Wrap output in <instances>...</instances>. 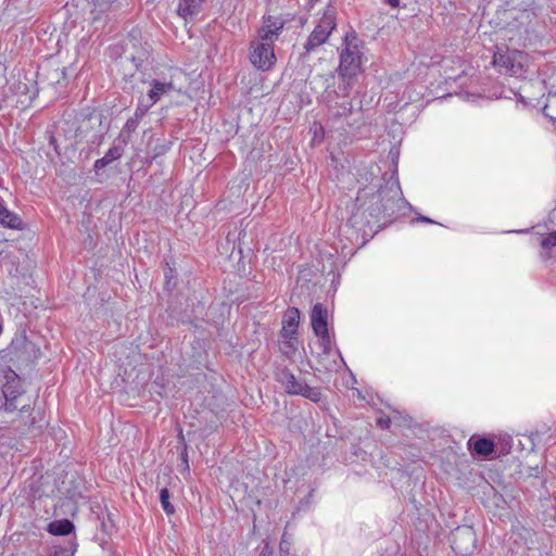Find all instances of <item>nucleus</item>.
I'll return each instance as SVG.
<instances>
[{"instance_id":"17","label":"nucleus","mask_w":556,"mask_h":556,"mask_svg":"<svg viewBox=\"0 0 556 556\" xmlns=\"http://www.w3.org/2000/svg\"><path fill=\"white\" fill-rule=\"evenodd\" d=\"M160 502L166 515L170 516L175 513V507L169 502V491L166 488H163L160 491Z\"/></svg>"},{"instance_id":"8","label":"nucleus","mask_w":556,"mask_h":556,"mask_svg":"<svg viewBox=\"0 0 556 556\" xmlns=\"http://www.w3.org/2000/svg\"><path fill=\"white\" fill-rule=\"evenodd\" d=\"M2 393L5 399V410H15L17 408L15 401L23 393V387L21 378L14 371H11L5 376V383L2 388Z\"/></svg>"},{"instance_id":"22","label":"nucleus","mask_w":556,"mask_h":556,"mask_svg":"<svg viewBox=\"0 0 556 556\" xmlns=\"http://www.w3.org/2000/svg\"><path fill=\"white\" fill-rule=\"evenodd\" d=\"M391 420L389 417H380L377 419V425L381 429H388L390 427Z\"/></svg>"},{"instance_id":"9","label":"nucleus","mask_w":556,"mask_h":556,"mask_svg":"<svg viewBox=\"0 0 556 556\" xmlns=\"http://www.w3.org/2000/svg\"><path fill=\"white\" fill-rule=\"evenodd\" d=\"M327 317L328 313L323 304L317 303L313 306L311 323L315 334H324L328 331Z\"/></svg>"},{"instance_id":"30","label":"nucleus","mask_w":556,"mask_h":556,"mask_svg":"<svg viewBox=\"0 0 556 556\" xmlns=\"http://www.w3.org/2000/svg\"><path fill=\"white\" fill-rule=\"evenodd\" d=\"M463 78H464L463 75H458L456 77H453V76L448 75V76H446L445 79H446V83H448L450 80L457 81V80L463 79Z\"/></svg>"},{"instance_id":"13","label":"nucleus","mask_w":556,"mask_h":556,"mask_svg":"<svg viewBox=\"0 0 556 556\" xmlns=\"http://www.w3.org/2000/svg\"><path fill=\"white\" fill-rule=\"evenodd\" d=\"M319 338V344L323 349L324 354L328 356H334L340 358V364L344 365V361L340 354V351L333 346L332 339L329 334V331L324 334H316Z\"/></svg>"},{"instance_id":"29","label":"nucleus","mask_w":556,"mask_h":556,"mask_svg":"<svg viewBox=\"0 0 556 556\" xmlns=\"http://www.w3.org/2000/svg\"><path fill=\"white\" fill-rule=\"evenodd\" d=\"M386 2L392 8H397L400 5V0H386Z\"/></svg>"},{"instance_id":"14","label":"nucleus","mask_w":556,"mask_h":556,"mask_svg":"<svg viewBox=\"0 0 556 556\" xmlns=\"http://www.w3.org/2000/svg\"><path fill=\"white\" fill-rule=\"evenodd\" d=\"M74 525L68 519L55 520L49 523L48 531L53 535H68L74 531Z\"/></svg>"},{"instance_id":"6","label":"nucleus","mask_w":556,"mask_h":556,"mask_svg":"<svg viewBox=\"0 0 556 556\" xmlns=\"http://www.w3.org/2000/svg\"><path fill=\"white\" fill-rule=\"evenodd\" d=\"M249 59L252 65L257 70L268 71L276 63L274 47L253 40L250 43Z\"/></svg>"},{"instance_id":"19","label":"nucleus","mask_w":556,"mask_h":556,"mask_svg":"<svg viewBox=\"0 0 556 556\" xmlns=\"http://www.w3.org/2000/svg\"><path fill=\"white\" fill-rule=\"evenodd\" d=\"M149 51L147 49L140 50L136 55H131L130 59L135 63V66L139 68L142 63L148 59Z\"/></svg>"},{"instance_id":"26","label":"nucleus","mask_w":556,"mask_h":556,"mask_svg":"<svg viewBox=\"0 0 556 556\" xmlns=\"http://www.w3.org/2000/svg\"><path fill=\"white\" fill-rule=\"evenodd\" d=\"M456 94L464 100H470L471 97H475V94L469 93L467 91H459Z\"/></svg>"},{"instance_id":"28","label":"nucleus","mask_w":556,"mask_h":556,"mask_svg":"<svg viewBox=\"0 0 556 556\" xmlns=\"http://www.w3.org/2000/svg\"><path fill=\"white\" fill-rule=\"evenodd\" d=\"M340 364L337 363L336 359H333V364L326 367L327 370H336L338 369Z\"/></svg>"},{"instance_id":"4","label":"nucleus","mask_w":556,"mask_h":556,"mask_svg":"<svg viewBox=\"0 0 556 556\" xmlns=\"http://www.w3.org/2000/svg\"><path fill=\"white\" fill-rule=\"evenodd\" d=\"M493 63L509 76L523 77L528 66V54L519 50L497 52L494 54Z\"/></svg>"},{"instance_id":"31","label":"nucleus","mask_w":556,"mask_h":556,"mask_svg":"<svg viewBox=\"0 0 556 556\" xmlns=\"http://www.w3.org/2000/svg\"><path fill=\"white\" fill-rule=\"evenodd\" d=\"M383 211H388L390 208L389 201L384 204H382Z\"/></svg>"},{"instance_id":"11","label":"nucleus","mask_w":556,"mask_h":556,"mask_svg":"<svg viewBox=\"0 0 556 556\" xmlns=\"http://www.w3.org/2000/svg\"><path fill=\"white\" fill-rule=\"evenodd\" d=\"M206 0H180L178 4V14L187 20L199 14Z\"/></svg>"},{"instance_id":"18","label":"nucleus","mask_w":556,"mask_h":556,"mask_svg":"<svg viewBox=\"0 0 556 556\" xmlns=\"http://www.w3.org/2000/svg\"><path fill=\"white\" fill-rule=\"evenodd\" d=\"M137 127V122L132 118H129L126 124L124 125L117 140H123V139H129V134L131 131H134Z\"/></svg>"},{"instance_id":"10","label":"nucleus","mask_w":556,"mask_h":556,"mask_svg":"<svg viewBox=\"0 0 556 556\" xmlns=\"http://www.w3.org/2000/svg\"><path fill=\"white\" fill-rule=\"evenodd\" d=\"M300 321V312L295 307L287 309L282 320L281 336H296Z\"/></svg>"},{"instance_id":"16","label":"nucleus","mask_w":556,"mask_h":556,"mask_svg":"<svg viewBox=\"0 0 556 556\" xmlns=\"http://www.w3.org/2000/svg\"><path fill=\"white\" fill-rule=\"evenodd\" d=\"M117 141L118 143L115 142L103 156L109 163H112L113 161L121 159L124 154V148L127 144V139Z\"/></svg>"},{"instance_id":"5","label":"nucleus","mask_w":556,"mask_h":556,"mask_svg":"<svg viewBox=\"0 0 556 556\" xmlns=\"http://www.w3.org/2000/svg\"><path fill=\"white\" fill-rule=\"evenodd\" d=\"M336 28L334 14L331 11L325 12L318 24L308 36L304 49L306 53L314 52L318 47L324 45L333 29Z\"/></svg>"},{"instance_id":"1","label":"nucleus","mask_w":556,"mask_h":556,"mask_svg":"<svg viewBox=\"0 0 556 556\" xmlns=\"http://www.w3.org/2000/svg\"><path fill=\"white\" fill-rule=\"evenodd\" d=\"M344 49L340 54L338 68L339 84L337 89L326 92L329 110L338 117H346L353 111L350 93L356 77L362 73L363 52L355 33L346 34Z\"/></svg>"},{"instance_id":"15","label":"nucleus","mask_w":556,"mask_h":556,"mask_svg":"<svg viewBox=\"0 0 556 556\" xmlns=\"http://www.w3.org/2000/svg\"><path fill=\"white\" fill-rule=\"evenodd\" d=\"M282 341L280 343V351L281 353L292 359L296 352L299 346V340L296 336H281Z\"/></svg>"},{"instance_id":"12","label":"nucleus","mask_w":556,"mask_h":556,"mask_svg":"<svg viewBox=\"0 0 556 556\" xmlns=\"http://www.w3.org/2000/svg\"><path fill=\"white\" fill-rule=\"evenodd\" d=\"M468 445L476 454L481 456H489L494 450L493 441L486 438L475 439L472 437L469 439Z\"/></svg>"},{"instance_id":"33","label":"nucleus","mask_w":556,"mask_h":556,"mask_svg":"<svg viewBox=\"0 0 556 556\" xmlns=\"http://www.w3.org/2000/svg\"><path fill=\"white\" fill-rule=\"evenodd\" d=\"M519 101L527 104L526 99L521 94H519Z\"/></svg>"},{"instance_id":"21","label":"nucleus","mask_w":556,"mask_h":556,"mask_svg":"<svg viewBox=\"0 0 556 556\" xmlns=\"http://www.w3.org/2000/svg\"><path fill=\"white\" fill-rule=\"evenodd\" d=\"M457 534L469 540L470 542L475 541V533L471 528H464L459 530Z\"/></svg>"},{"instance_id":"32","label":"nucleus","mask_w":556,"mask_h":556,"mask_svg":"<svg viewBox=\"0 0 556 556\" xmlns=\"http://www.w3.org/2000/svg\"><path fill=\"white\" fill-rule=\"evenodd\" d=\"M108 7V3L100 4V11H104Z\"/></svg>"},{"instance_id":"24","label":"nucleus","mask_w":556,"mask_h":556,"mask_svg":"<svg viewBox=\"0 0 556 556\" xmlns=\"http://www.w3.org/2000/svg\"><path fill=\"white\" fill-rule=\"evenodd\" d=\"M368 222H366L367 224ZM349 224H351L352 227H355V228H362L365 223H361L357 220V217L356 215H353L350 219H349Z\"/></svg>"},{"instance_id":"25","label":"nucleus","mask_w":556,"mask_h":556,"mask_svg":"<svg viewBox=\"0 0 556 556\" xmlns=\"http://www.w3.org/2000/svg\"><path fill=\"white\" fill-rule=\"evenodd\" d=\"M286 535L282 536L280 542V552L288 555L289 554V542L285 539Z\"/></svg>"},{"instance_id":"3","label":"nucleus","mask_w":556,"mask_h":556,"mask_svg":"<svg viewBox=\"0 0 556 556\" xmlns=\"http://www.w3.org/2000/svg\"><path fill=\"white\" fill-rule=\"evenodd\" d=\"M275 377L288 394L302 395L313 402H318L320 400L319 390L312 388L301 379H298L290 369L286 367L279 368L276 371Z\"/></svg>"},{"instance_id":"27","label":"nucleus","mask_w":556,"mask_h":556,"mask_svg":"<svg viewBox=\"0 0 556 556\" xmlns=\"http://www.w3.org/2000/svg\"><path fill=\"white\" fill-rule=\"evenodd\" d=\"M416 220L422 222V223H429V224H433L434 223L432 219H430L429 217H426V216H420Z\"/></svg>"},{"instance_id":"23","label":"nucleus","mask_w":556,"mask_h":556,"mask_svg":"<svg viewBox=\"0 0 556 556\" xmlns=\"http://www.w3.org/2000/svg\"><path fill=\"white\" fill-rule=\"evenodd\" d=\"M109 164L110 163L104 157H101L94 162L93 167L96 170H100V169L104 168L105 166H108Z\"/></svg>"},{"instance_id":"2","label":"nucleus","mask_w":556,"mask_h":556,"mask_svg":"<svg viewBox=\"0 0 556 556\" xmlns=\"http://www.w3.org/2000/svg\"><path fill=\"white\" fill-rule=\"evenodd\" d=\"M185 73L180 68H169L162 77L153 78L149 85L150 89L147 93V100L140 101L136 116H143L148 110L159 102L164 96L172 92L180 93L184 89L186 80Z\"/></svg>"},{"instance_id":"20","label":"nucleus","mask_w":556,"mask_h":556,"mask_svg":"<svg viewBox=\"0 0 556 556\" xmlns=\"http://www.w3.org/2000/svg\"><path fill=\"white\" fill-rule=\"evenodd\" d=\"M541 245L543 249H551L556 247V231L548 233L545 238L542 239Z\"/></svg>"},{"instance_id":"7","label":"nucleus","mask_w":556,"mask_h":556,"mask_svg":"<svg viewBox=\"0 0 556 556\" xmlns=\"http://www.w3.org/2000/svg\"><path fill=\"white\" fill-rule=\"evenodd\" d=\"M282 28L283 22L280 18L274 16L264 17L263 25L257 30V37L254 40L274 47V42L278 39Z\"/></svg>"}]
</instances>
